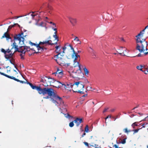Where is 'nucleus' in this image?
Masks as SVG:
<instances>
[{
  "mask_svg": "<svg viewBox=\"0 0 148 148\" xmlns=\"http://www.w3.org/2000/svg\"><path fill=\"white\" fill-rule=\"evenodd\" d=\"M144 33V30H143L136 36V41L137 43L136 49L140 53L144 52V45L146 44L147 42L145 39H143L142 40L140 39L143 37Z\"/></svg>",
  "mask_w": 148,
  "mask_h": 148,
  "instance_id": "1",
  "label": "nucleus"
},
{
  "mask_svg": "<svg viewBox=\"0 0 148 148\" xmlns=\"http://www.w3.org/2000/svg\"><path fill=\"white\" fill-rule=\"evenodd\" d=\"M53 91L54 93L53 94V95L51 96H50L48 94H47L48 95V96L44 97V98L49 99V96H50L51 97L50 100L53 103L57 106H62V107L63 108V106H64V104L62 98L57 96L54 92L53 89Z\"/></svg>",
  "mask_w": 148,
  "mask_h": 148,
  "instance_id": "2",
  "label": "nucleus"
},
{
  "mask_svg": "<svg viewBox=\"0 0 148 148\" xmlns=\"http://www.w3.org/2000/svg\"><path fill=\"white\" fill-rule=\"evenodd\" d=\"M29 85L33 89L37 90L40 94H48L49 95L51 96L54 93L52 88L45 87L42 89L40 87L34 86L32 83H30Z\"/></svg>",
  "mask_w": 148,
  "mask_h": 148,
  "instance_id": "3",
  "label": "nucleus"
},
{
  "mask_svg": "<svg viewBox=\"0 0 148 148\" xmlns=\"http://www.w3.org/2000/svg\"><path fill=\"white\" fill-rule=\"evenodd\" d=\"M66 45L67 46H69L71 48V49L72 50L73 53L72 54V57H73L74 56L75 57L74 62V63H76V64L75 66V67L76 66H78V69L77 70H76L75 72V73H81L82 72L80 65L79 62L76 61V60L78 58L80 57L79 55H78L77 53L75 52L73 47L71 45L67 44Z\"/></svg>",
  "mask_w": 148,
  "mask_h": 148,
  "instance_id": "4",
  "label": "nucleus"
},
{
  "mask_svg": "<svg viewBox=\"0 0 148 148\" xmlns=\"http://www.w3.org/2000/svg\"><path fill=\"white\" fill-rule=\"evenodd\" d=\"M53 81L52 78L45 76L41 78L40 82L43 83L42 85L45 86H47L51 85V83Z\"/></svg>",
  "mask_w": 148,
  "mask_h": 148,
  "instance_id": "5",
  "label": "nucleus"
},
{
  "mask_svg": "<svg viewBox=\"0 0 148 148\" xmlns=\"http://www.w3.org/2000/svg\"><path fill=\"white\" fill-rule=\"evenodd\" d=\"M23 32H22L21 34H19L16 35L14 36V39L16 41L18 40L19 41V43L22 45L24 43V41L25 39L21 36L23 35Z\"/></svg>",
  "mask_w": 148,
  "mask_h": 148,
  "instance_id": "6",
  "label": "nucleus"
},
{
  "mask_svg": "<svg viewBox=\"0 0 148 148\" xmlns=\"http://www.w3.org/2000/svg\"><path fill=\"white\" fill-rule=\"evenodd\" d=\"M58 82L61 84L62 85H63L64 86V88L66 89L69 91H71L72 90V87L74 85V84H73L72 83H69L64 84L60 82Z\"/></svg>",
  "mask_w": 148,
  "mask_h": 148,
  "instance_id": "7",
  "label": "nucleus"
},
{
  "mask_svg": "<svg viewBox=\"0 0 148 148\" xmlns=\"http://www.w3.org/2000/svg\"><path fill=\"white\" fill-rule=\"evenodd\" d=\"M63 74L62 71L58 69H57V71L56 72L53 73V75H54L56 76L59 78L62 77Z\"/></svg>",
  "mask_w": 148,
  "mask_h": 148,
  "instance_id": "8",
  "label": "nucleus"
},
{
  "mask_svg": "<svg viewBox=\"0 0 148 148\" xmlns=\"http://www.w3.org/2000/svg\"><path fill=\"white\" fill-rule=\"evenodd\" d=\"M119 53L121 55L125 56L126 53V49L125 47H121L119 49Z\"/></svg>",
  "mask_w": 148,
  "mask_h": 148,
  "instance_id": "9",
  "label": "nucleus"
},
{
  "mask_svg": "<svg viewBox=\"0 0 148 148\" xmlns=\"http://www.w3.org/2000/svg\"><path fill=\"white\" fill-rule=\"evenodd\" d=\"M60 55H59V54H58L57 55L55 56V57L56 58H57L56 59V62L58 64H60L62 63V57H63V56L61 55H60V56H61V57H59V56Z\"/></svg>",
  "mask_w": 148,
  "mask_h": 148,
  "instance_id": "10",
  "label": "nucleus"
},
{
  "mask_svg": "<svg viewBox=\"0 0 148 148\" xmlns=\"http://www.w3.org/2000/svg\"><path fill=\"white\" fill-rule=\"evenodd\" d=\"M68 18L70 22L72 25L73 26H75L77 23V19L76 18L71 17H69Z\"/></svg>",
  "mask_w": 148,
  "mask_h": 148,
  "instance_id": "11",
  "label": "nucleus"
},
{
  "mask_svg": "<svg viewBox=\"0 0 148 148\" xmlns=\"http://www.w3.org/2000/svg\"><path fill=\"white\" fill-rule=\"evenodd\" d=\"M74 121L76 124V126L78 127L82 121V119L77 118Z\"/></svg>",
  "mask_w": 148,
  "mask_h": 148,
  "instance_id": "12",
  "label": "nucleus"
},
{
  "mask_svg": "<svg viewBox=\"0 0 148 148\" xmlns=\"http://www.w3.org/2000/svg\"><path fill=\"white\" fill-rule=\"evenodd\" d=\"M12 46V49H11V50H12L13 49V48H14L15 49V50L14 51V52H16L18 50V46L16 45V43L15 42H14L13 43V44Z\"/></svg>",
  "mask_w": 148,
  "mask_h": 148,
  "instance_id": "13",
  "label": "nucleus"
},
{
  "mask_svg": "<svg viewBox=\"0 0 148 148\" xmlns=\"http://www.w3.org/2000/svg\"><path fill=\"white\" fill-rule=\"evenodd\" d=\"M23 51V53L25 54V53L27 51H29L30 50V48L29 47L27 46H22Z\"/></svg>",
  "mask_w": 148,
  "mask_h": 148,
  "instance_id": "14",
  "label": "nucleus"
},
{
  "mask_svg": "<svg viewBox=\"0 0 148 148\" xmlns=\"http://www.w3.org/2000/svg\"><path fill=\"white\" fill-rule=\"evenodd\" d=\"M51 41L49 40L47 41H43V42H40L38 44L39 45L41 44H48L49 45H51Z\"/></svg>",
  "mask_w": 148,
  "mask_h": 148,
  "instance_id": "15",
  "label": "nucleus"
},
{
  "mask_svg": "<svg viewBox=\"0 0 148 148\" xmlns=\"http://www.w3.org/2000/svg\"><path fill=\"white\" fill-rule=\"evenodd\" d=\"M145 67H146L145 65H140L139 66H137L136 67V68L138 70H139L142 71H143L142 69V68H145Z\"/></svg>",
  "mask_w": 148,
  "mask_h": 148,
  "instance_id": "16",
  "label": "nucleus"
},
{
  "mask_svg": "<svg viewBox=\"0 0 148 148\" xmlns=\"http://www.w3.org/2000/svg\"><path fill=\"white\" fill-rule=\"evenodd\" d=\"M4 37H5L6 38V40H8L9 39H11L9 35L6 32H5L4 33L3 36H2L1 38H3Z\"/></svg>",
  "mask_w": 148,
  "mask_h": 148,
  "instance_id": "17",
  "label": "nucleus"
},
{
  "mask_svg": "<svg viewBox=\"0 0 148 148\" xmlns=\"http://www.w3.org/2000/svg\"><path fill=\"white\" fill-rule=\"evenodd\" d=\"M17 25L19 27H20V28H21V31H22V27H21L19 25L18 23H15L14 24V25H10V26H9L8 27V28L10 29H11L12 28L14 27L15 26Z\"/></svg>",
  "mask_w": 148,
  "mask_h": 148,
  "instance_id": "18",
  "label": "nucleus"
},
{
  "mask_svg": "<svg viewBox=\"0 0 148 148\" xmlns=\"http://www.w3.org/2000/svg\"><path fill=\"white\" fill-rule=\"evenodd\" d=\"M56 49V53H58V54H59L60 55L61 54V52L60 51L61 49H60V47L59 46H57L55 47Z\"/></svg>",
  "mask_w": 148,
  "mask_h": 148,
  "instance_id": "19",
  "label": "nucleus"
},
{
  "mask_svg": "<svg viewBox=\"0 0 148 148\" xmlns=\"http://www.w3.org/2000/svg\"><path fill=\"white\" fill-rule=\"evenodd\" d=\"M74 84V85L75 84L76 85L78 86H81V87H82V88H84V84H82L81 82H76L75 84Z\"/></svg>",
  "mask_w": 148,
  "mask_h": 148,
  "instance_id": "20",
  "label": "nucleus"
},
{
  "mask_svg": "<svg viewBox=\"0 0 148 148\" xmlns=\"http://www.w3.org/2000/svg\"><path fill=\"white\" fill-rule=\"evenodd\" d=\"M83 69L84 71L85 75L87 77L88 76L89 73L88 70L86 67H84Z\"/></svg>",
  "mask_w": 148,
  "mask_h": 148,
  "instance_id": "21",
  "label": "nucleus"
},
{
  "mask_svg": "<svg viewBox=\"0 0 148 148\" xmlns=\"http://www.w3.org/2000/svg\"><path fill=\"white\" fill-rule=\"evenodd\" d=\"M36 47L37 48L38 50L39 51V52H42L43 51V48L42 47H41L39 45V44H37L36 46Z\"/></svg>",
  "mask_w": 148,
  "mask_h": 148,
  "instance_id": "22",
  "label": "nucleus"
},
{
  "mask_svg": "<svg viewBox=\"0 0 148 148\" xmlns=\"http://www.w3.org/2000/svg\"><path fill=\"white\" fill-rule=\"evenodd\" d=\"M13 54V53H12V52L8 55L5 54V58L7 59H9L10 58L12 57Z\"/></svg>",
  "mask_w": 148,
  "mask_h": 148,
  "instance_id": "23",
  "label": "nucleus"
},
{
  "mask_svg": "<svg viewBox=\"0 0 148 148\" xmlns=\"http://www.w3.org/2000/svg\"><path fill=\"white\" fill-rule=\"evenodd\" d=\"M36 14H34L33 13L31 14V13H29L28 15V18H30L32 19H33L34 17H35V16H36Z\"/></svg>",
  "mask_w": 148,
  "mask_h": 148,
  "instance_id": "24",
  "label": "nucleus"
},
{
  "mask_svg": "<svg viewBox=\"0 0 148 148\" xmlns=\"http://www.w3.org/2000/svg\"><path fill=\"white\" fill-rule=\"evenodd\" d=\"M74 41H76L77 42L78 44H81V42L79 40V39L77 36H75V38L74 39Z\"/></svg>",
  "mask_w": 148,
  "mask_h": 148,
  "instance_id": "25",
  "label": "nucleus"
},
{
  "mask_svg": "<svg viewBox=\"0 0 148 148\" xmlns=\"http://www.w3.org/2000/svg\"><path fill=\"white\" fill-rule=\"evenodd\" d=\"M127 139L126 138H125L123 139V140L121 141H119V142H117V141L116 140V143L117 144L122 143V144H124L126 143V140Z\"/></svg>",
  "mask_w": 148,
  "mask_h": 148,
  "instance_id": "26",
  "label": "nucleus"
},
{
  "mask_svg": "<svg viewBox=\"0 0 148 148\" xmlns=\"http://www.w3.org/2000/svg\"><path fill=\"white\" fill-rule=\"evenodd\" d=\"M7 77L10 79H14L16 81H17V79L15 77H14L13 76H10L7 75Z\"/></svg>",
  "mask_w": 148,
  "mask_h": 148,
  "instance_id": "27",
  "label": "nucleus"
},
{
  "mask_svg": "<svg viewBox=\"0 0 148 148\" xmlns=\"http://www.w3.org/2000/svg\"><path fill=\"white\" fill-rule=\"evenodd\" d=\"M57 33V32H54V35L53 36V38H55V40H57V41H58V37L56 35V34Z\"/></svg>",
  "mask_w": 148,
  "mask_h": 148,
  "instance_id": "28",
  "label": "nucleus"
},
{
  "mask_svg": "<svg viewBox=\"0 0 148 148\" xmlns=\"http://www.w3.org/2000/svg\"><path fill=\"white\" fill-rule=\"evenodd\" d=\"M57 33V32H54V35L53 36V38H55V40H57V41H58V37L56 35V34Z\"/></svg>",
  "mask_w": 148,
  "mask_h": 148,
  "instance_id": "29",
  "label": "nucleus"
},
{
  "mask_svg": "<svg viewBox=\"0 0 148 148\" xmlns=\"http://www.w3.org/2000/svg\"><path fill=\"white\" fill-rule=\"evenodd\" d=\"M64 114L65 115V117L66 118H68L69 119H70L71 118H73V117L72 116L68 114Z\"/></svg>",
  "mask_w": 148,
  "mask_h": 148,
  "instance_id": "30",
  "label": "nucleus"
},
{
  "mask_svg": "<svg viewBox=\"0 0 148 148\" xmlns=\"http://www.w3.org/2000/svg\"><path fill=\"white\" fill-rule=\"evenodd\" d=\"M23 49L22 46L21 47V48L18 49V50L17 51H18V52H20L21 53H23Z\"/></svg>",
  "mask_w": 148,
  "mask_h": 148,
  "instance_id": "31",
  "label": "nucleus"
},
{
  "mask_svg": "<svg viewBox=\"0 0 148 148\" xmlns=\"http://www.w3.org/2000/svg\"><path fill=\"white\" fill-rule=\"evenodd\" d=\"M138 125L137 124V122H134L132 125V126L133 128H134L135 126H137Z\"/></svg>",
  "mask_w": 148,
  "mask_h": 148,
  "instance_id": "32",
  "label": "nucleus"
},
{
  "mask_svg": "<svg viewBox=\"0 0 148 148\" xmlns=\"http://www.w3.org/2000/svg\"><path fill=\"white\" fill-rule=\"evenodd\" d=\"M85 131L86 132H89V130L88 128V126L87 125L85 127Z\"/></svg>",
  "mask_w": 148,
  "mask_h": 148,
  "instance_id": "33",
  "label": "nucleus"
},
{
  "mask_svg": "<svg viewBox=\"0 0 148 148\" xmlns=\"http://www.w3.org/2000/svg\"><path fill=\"white\" fill-rule=\"evenodd\" d=\"M25 55V54L24 53H21L20 54V56L21 57V59L22 60H24L25 58L24 57V56Z\"/></svg>",
  "mask_w": 148,
  "mask_h": 148,
  "instance_id": "34",
  "label": "nucleus"
},
{
  "mask_svg": "<svg viewBox=\"0 0 148 148\" xmlns=\"http://www.w3.org/2000/svg\"><path fill=\"white\" fill-rule=\"evenodd\" d=\"M145 69H146V70L145 71H143V72H144V73L146 74H148V68H146V67H145Z\"/></svg>",
  "mask_w": 148,
  "mask_h": 148,
  "instance_id": "35",
  "label": "nucleus"
},
{
  "mask_svg": "<svg viewBox=\"0 0 148 148\" xmlns=\"http://www.w3.org/2000/svg\"><path fill=\"white\" fill-rule=\"evenodd\" d=\"M73 121L71 122V123H70L69 124V126L70 127H72L74 125V123H73Z\"/></svg>",
  "mask_w": 148,
  "mask_h": 148,
  "instance_id": "36",
  "label": "nucleus"
},
{
  "mask_svg": "<svg viewBox=\"0 0 148 148\" xmlns=\"http://www.w3.org/2000/svg\"><path fill=\"white\" fill-rule=\"evenodd\" d=\"M123 130L124 131V132L125 133H128L129 132H131V131H130V130L128 131L127 128H125Z\"/></svg>",
  "mask_w": 148,
  "mask_h": 148,
  "instance_id": "37",
  "label": "nucleus"
},
{
  "mask_svg": "<svg viewBox=\"0 0 148 148\" xmlns=\"http://www.w3.org/2000/svg\"><path fill=\"white\" fill-rule=\"evenodd\" d=\"M43 22H42L40 24H38L37 23H36V25H38V26H41L42 27H43Z\"/></svg>",
  "mask_w": 148,
  "mask_h": 148,
  "instance_id": "38",
  "label": "nucleus"
},
{
  "mask_svg": "<svg viewBox=\"0 0 148 148\" xmlns=\"http://www.w3.org/2000/svg\"><path fill=\"white\" fill-rule=\"evenodd\" d=\"M9 61L13 65H14V67L17 70H18V69L17 68H16V66H15L14 64V63H13L12 62V61L11 60H10V59H9Z\"/></svg>",
  "mask_w": 148,
  "mask_h": 148,
  "instance_id": "39",
  "label": "nucleus"
},
{
  "mask_svg": "<svg viewBox=\"0 0 148 148\" xmlns=\"http://www.w3.org/2000/svg\"><path fill=\"white\" fill-rule=\"evenodd\" d=\"M148 124V122H147V123H144V124H143L142 126V127H145V125H147Z\"/></svg>",
  "mask_w": 148,
  "mask_h": 148,
  "instance_id": "40",
  "label": "nucleus"
},
{
  "mask_svg": "<svg viewBox=\"0 0 148 148\" xmlns=\"http://www.w3.org/2000/svg\"><path fill=\"white\" fill-rule=\"evenodd\" d=\"M17 81H17L18 82H19L21 83H22V84H23L24 83H25V82H24L23 81H22L20 80L19 79H17Z\"/></svg>",
  "mask_w": 148,
  "mask_h": 148,
  "instance_id": "41",
  "label": "nucleus"
},
{
  "mask_svg": "<svg viewBox=\"0 0 148 148\" xmlns=\"http://www.w3.org/2000/svg\"><path fill=\"white\" fill-rule=\"evenodd\" d=\"M1 51L2 52L4 53H5V54H6V53L7 52V51H5V49H1Z\"/></svg>",
  "mask_w": 148,
  "mask_h": 148,
  "instance_id": "42",
  "label": "nucleus"
},
{
  "mask_svg": "<svg viewBox=\"0 0 148 148\" xmlns=\"http://www.w3.org/2000/svg\"><path fill=\"white\" fill-rule=\"evenodd\" d=\"M145 46H146V49H145V50H146V51H147L148 50V49H147V46H148V43L147 42H146V44L144 45V47Z\"/></svg>",
  "mask_w": 148,
  "mask_h": 148,
  "instance_id": "43",
  "label": "nucleus"
},
{
  "mask_svg": "<svg viewBox=\"0 0 148 148\" xmlns=\"http://www.w3.org/2000/svg\"><path fill=\"white\" fill-rule=\"evenodd\" d=\"M113 147H115V148H122L121 147H119L116 144L114 145Z\"/></svg>",
  "mask_w": 148,
  "mask_h": 148,
  "instance_id": "44",
  "label": "nucleus"
},
{
  "mask_svg": "<svg viewBox=\"0 0 148 148\" xmlns=\"http://www.w3.org/2000/svg\"><path fill=\"white\" fill-rule=\"evenodd\" d=\"M0 74L2 75H3L6 77H7V75L4 73H2L1 72H0Z\"/></svg>",
  "mask_w": 148,
  "mask_h": 148,
  "instance_id": "45",
  "label": "nucleus"
},
{
  "mask_svg": "<svg viewBox=\"0 0 148 148\" xmlns=\"http://www.w3.org/2000/svg\"><path fill=\"white\" fill-rule=\"evenodd\" d=\"M62 48L63 49L62 53V54H63V53H64V51L66 49V47L65 46L64 47H62Z\"/></svg>",
  "mask_w": 148,
  "mask_h": 148,
  "instance_id": "46",
  "label": "nucleus"
},
{
  "mask_svg": "<svg viewBox=\"0 0 148 148\" xmlns=\"http://www.w3.org/2000/svg\"><path fill=\"white\" fill-rule=\"evenodd\" d=\"M30 44L32 46H33V45H34V46H36V47L37 46V44H35L34 43H32V42H30Z\"/></svg>",
  "mask_w": 148,
  "mask_h": 148,
  "instance_id": "47",
  "label": "nucleus"
},
{
  "mask_svg": "<svg viewBox=\"0 0 148 148\" xmlns=\"http://www.w3.org/2000/svg\"><path fill=\"white\" fill-rule=\"evenodd\" d=\"M84 144L86 145V146L88 147H89V145H88V143H87V142H84Z\"/></svg>",
  "mask_w": 148,
  "mask_h": 148,
  "instance_id": "48",
  "label": "nucleus"
},
{
  "mask_svg": "<svg viewBox=\"0 0 148 148\" xmlns=\"http://www.w3.org/2000/svg\"><path fill=\"white\" fill-rule=\"evenodd\" d=\"M76 92H78L80 93L81 94H83L84 93V92L83 91H80L79 90H78V91H76Z\"/></svg>",
  "mask_w": 148,
  "mask_h": 148,
  "instance_id": "49",
  "label": "nucleus"
},
{
  "mask_svg": "<svg viewBox=\"0 0 148 148\" xmlns=\"http://www.w3.org/2000/svg\"><path fill=\"white\" fill-rule=\"evenodd\" d=\"M147 119H148V116L147 117H145L143 120H142V121H145L147 120Z\"/></svg>",
  "mask_w": 148,
  "mask_h": 148,
  "instance_id": "50",
  "label": "nucleus"
},
{
  "mask_svg": "<svg viewBox=\"0 0 148 148\" xmlns=\"http://www.w3.org/2000/svg\"><path fill=\"white\" fill-rule=\"evenodd\" d=\"M136 56L140 57V56H141V54L140 53H139L138 55H137ZM136 57V56H134L131 57Z\"/></svg>",
  "mask_w": 148,
  "mask_h": 148,
  "instance_id": "51",
  "label": "nucleus"
},
{
  "mask_svg": "<svg viewBox=\"0 0 148 148\" xmlns=\"http://www.w3.org/2000/svg\"><path fill=\"white\" fill-rule=\"evenodd\" d=\"M54 27H52V29H53L54 31H55V32H57V29L56 28H55Z\"/></svg>",
  "mask_w": 148,
  "mask_h": 148,
  "instance_id": "52",
  "label": "nucleus"
},
{
  "mask_svg": "<svg viewBox=\"0 0 148 148\" xmlns=\"http://www.w3.org/2000/svg\"><path fill=\"white\" fill-rule=\"evenodd\" d=\"M139 130V129H136V130H134V133H136L137 132H138Z\"/></svg>",
  "mask_w": 148,
  "mask_h": 148,
  "instance_id": "53",
  "label": "nucleus"
},
{
  "mask_svg": "<svg viewBox=\"0 0 148 148\" xmlns=\"http://www.w3.org/2000/svg\"><path fill=\"white\" fill-rule=\"evenodd\" d=\"M48 9L49 10H51L52 9V8H51V6L48 5Z\"/></svg>",
  "mask_w": 148,
  "mask_h": 148,
  "instance_id": "54",
  "label": "nucleus"
},
{
  "mask_svg": "<svg viewBox=\"0 0 148 148\" xmlns=\"http://www.w3.org/2000/svg\"><path fill=\"white\" fill-rule=\"evenodd\" d=\"M108 109V108H105L104 110H103V113H104L105 112H106V111Z\"/></svg>",
  "mask_w": 148,
  "mask_h": 148,
  "instance_id": "55",
  "label": "nucleus"
},
{
  "mask_svg": "<svg viewBox=\"0 0 148 148\" xmlns=\"http://www.w3.org/2000/svg\"><path fill=\"white\" fill-rule=\"evenodd\" d=\"M32 50V51H33L34 52H33V53H36V52L35 51L34 49H30V50Z\"/></svg>",
  "mask_w": 148,
  "mask_h": 148,
  "instance_id": "56",
  "label": "nucleus"
},
{
  "mask_svg": "<svg viewBox=\"0 0 148 148\" xmlns=\"http://www.w3.org/2000/svg\"><path fill=\"white\" fill-rule=\"evenodd\" d=\"M86 133L84 132L83 134L82 135V137H83L85 135H86Z\"/></svg>",
  "mask_w": 148,
  "mask_h": 148,
  "instance_id": "57",
  "label": "nucleus"
},
{
  "mask_svg": "<svg viewBox=\"0 0 148 148\" xmlns=\"http://www.w3.org/2000/svg\"><path fill=\"white\" fill-rule=\"evenodd\" d=\"M111 118V116H110V115H108V116L106 118V120L108 118Z\"/></svg>",
  "mask_w": 148,
  "mask_h": 148,
  "instance_id": "58",
  "label": "nucleus"
},
{
  "mask_svg": "<svg viewBox=\"0 0 148 148\" xmlns=\"http://www.w3.org/2000/svg\"><path fill=\"white\" fill-rule=\"evenodd\" d=\"M11 50H10L9 49H8L7 51V52H8V53H10V52L11 51Z\"/></svg>",
  "mask_w": 148,
  "mask_h": 148,
  "instance_id": "59",
  "label": "nucleus"
},
{
  "mask_svg": "<svg viewBox=\"0 0 148 148\" xmlns=\"http://www.w3.org/2000/svg\"><path fill=\"white\" fill-rule=\"evenodd\" d=\"M52 25H53L54 27H56V24L55 23H53L52 24Z\"/></svg>",
  "mask_w": 148,
  "mask_h": 148,
  "instance_id": "60",
  "label": "nucleus"
},
{
  "mask_svg": "<svg viewBox=\"0 0 148 148\" xmlns=\"http://www.w3.org/2000/svg\"><path fill=\"white\" fill-rule=\"evenodd\" d=\"M144 54L145 55H147L148 54V51L147 52H144Z\"/></svg>",
  "mask_w": 148,
  "mask_h": 148,
  "instance_id": "61",
  "label": "nucleus"
},
{
  "mask_svg": "<svg viewBox=\"0 0 148 148\" xmlns=\"http://www.w3.org/2000/svg\"><path fill=\"white\" fill-rule=\"evenodd\" d=\"M115 110V109H112L110 111L111 112H114V111Z\"/></svg>",
  "mask_w": 148,
  "mask_h": 148,
  "instance_id": "62",
  "label": "nucleus"
},
{
  "mask_svg": "<svg viewBox=\"0 0 148 148\" xmlns=\"http://www.w3.org/2000/svg\"><path fill=\"white\" fill-rule=\"evenodd\" d=\"M21 16H15L14 18L15 19H16V18H18L20 17Z\"/></svg>",
  "mask_w": 148,
  "mask_h": 148,
  "instance_id": "63",
  "label": "nucleus"
},
{
  "mask_svg": "<svg viewBox=\"0 0 148 148\" xmlns=\"http://www.w3.org/2000/svg\"><path fill=\"white\" fill-rule=\"evenodd\" d=\"M147 28H148V25L147 26H146L145 27V28L143 29V30H144V31H145V29Z\"/></svg>",
  "mask_w": 148,
  "mask_h": 148,
  "instance_id": "64",
  "label": "nucleus"
}]
</instances>
